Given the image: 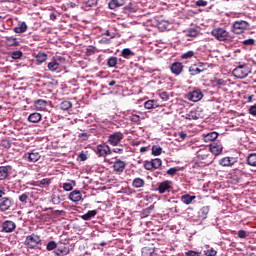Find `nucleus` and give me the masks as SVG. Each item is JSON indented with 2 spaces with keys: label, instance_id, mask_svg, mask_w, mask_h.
<instances>
[{
  "label": "nucleus",
  "instance_id": "33",
  "mask_svg": "<svg viewBox=\"0 0 256 256\" xmlns=\"http://www.w3.org/2000/svg\"><path fill=\"white\" fill-rule=\"evenodd\" d=\"M71 107H73V103H71V101L64 100L60 103V109L62 111H69Z\"/></svg>",
  "mask_w": 256,
  "mask_h": 256
},
{
  "label": "nucleus",
  "instance_id": "1",
  "mask_svg": "<svg viewBox=\"0 0 256 256\" xmlns=\"http://www.w3.org/2000/svg\"><path fill=\"white\" fill-rule=\"evenodd\" d=\"M17 210V203L13 197H4L0 199V213L9 215L10 213H15Z\"/></svg>",
  "mask_w": 256,
  "mask_h": 256
},
{
  "label": "nucleus",
  "instance_id": "23",
  "mask_svg": "<svg viewBox=\"0 0 256 256\" xmlns=\"http://www.w3.org/2000/svg\"><path fill=\"white\" fill-rule=\"evenodd\" d=\"M159 107V102L157 100H147L144 103L145 109H157Z\"/></svg>",
  "mask_w": 256,
  "mask_h": 256
},
{
  "label": "nucleus",
  "instance_id": "49",
  "mask_svg": "<svg viewBox=\"0 0 256 256\" xmlns=\"http://www.w3.org/2000/svg\"><path fill=\"white\" fill-rule=\"evenodd\" d=\"M158 95L160 99H162V101H169V93H167L166 91H160Z\"/></svg>",
  "mask_w": 256,
  "mask_h": 256
},
{
  "label": "nucleus",
  "instance_id": "28",
  "mask_svg": "<svg viewBox=\"0 0 256 256\" xmlns=\"http://www.w3.org/2000/svg\"><path fill=\"white\" fill-rule=\"evenodd\" d=\"M75 185H77L75 180H69L68 182H65L62 187L64 191H73V187H75Z\"/></svg>",
  "mask_w": 256,
  "mask_h": 256
},
{
  "label": "nucleus",
  "instance_id": "21",
  "mask_svg": "<svg viewBox=\"0 0 256 256\" xmlns=\"http://www.w3.org/2000/svg\"><path fill=\"white\" fill-rule=\"evenodd\" d=\"M195 199H197V197L191 196L190 194H184L181 196V201L184 203V205H191Z\"/></svg>",
  "mask_w": 256,
  "mask_h": 256
},
{
  "label": "nucleus",
  "instance_id": "24",
  "mask_svg": "<svg viewBox=\"0 0 256 256\" xmlns=\"http://www.w3.org/2000/svg\"><path fill=\"white\" fill-rule=\"evenodd\" d=\"M41 113L34 112L28 116V121L30 123H39L41 121Z\"/></svg>",
  "mask_w": 256,
  "mask_h": 256
},
{
  "label": "nucleus",
  "instance_id": "13",
  "mask_svg": "<svg viewBox=\"0 0 256 256\" xmlns=\"http://www.w3.org/2000/svg\"><path fill=\"white\" fill-rule=\"evenodd\" d=\"M172 182L169 180L163 181L158 184L157 191L160 193V195H163V193H169L171 189H173V186H171Z\"/></svg>",
  "mask_w": 256,
  "mask_h": 256
},
{
  "label": "nucleus",
  "instance_id": "62",
  "mask_svg": "<svg viewBox=\"0 0 256 256\" xmlns=\"http://www.w3.org/2000/svg\"><path fill=\"white\" fill-rule=\"evenodd\" d=\"M112 152L113 153H118L119 155H121V153H123V146H120L118 148H113Z\"/></svg>",
  "mask_w": 256,
  "mask_h": 256
},
{
  "label": "nucleus",
  "instance_id": "63",
  "mask_svg": "<svg viewBox=\"0 0 256 256\" xmlns=\"http://www.w3.org/2000/svg\"><path fill=\"white\" fill-rule=\"evenodd\" d=\"M7 195V191L4 187H0V199H3Z\"/></svg>",
  "mask_w": 256,
  "mask_h": 256
},
{
  "label": "nucleus",
  "instance_id": "60",
  "mask_svg": "<svg viewBox=\"0 0 256 256\" xmlns=\"http://www.w3.org/2000/svg\"><path fill=\"white\" fill-rule=\"evenodd\" d=\"M53 215H55V217H61V215H65V211L64 210H55L53 212Z\"/></svg>",
  "mask_w": 256,
  "mask_h": 256
},
{
  "label": "nucleus",
  "instance_id": "19",
  "mask_svg": "<svg viewBox=\"0 0 256 256\" xmlns=\"http://www.w3.org/2000/svg\"><path fill=\"white\" fill-rule=\"evenodd\" d=\"M210 151L213 153V155H221L223 152V145L218 143L210 144Z\"/></svg>",
  "mask_w": 256,
  "mask_h": 256
},
{
  "label": "nucleus",
  "instance_id": "32",
  "mask_svg": "<svg viewBox=\"0 0 256 256\" xmlns=\"http://www.w3.org/2000/svg\"><path fill=\"white\" fill-rule=\"evenodd\" d=\"M247 164L250 165V167H256V153H251L248 155Z\"/></svg>",
  "mask_w": 256,
  "mask_h": 256
},
{
  "label": "nucleus",
  "instance_id": "50",
  "mask_svg": "<svg viewBox=\"0 0 256 256\" xmlns=\"http://www.w3.org/2000/svg\"><path fill=\"white\" fill-rule=\"evenodd\" d=\"M27 199H29V193H23L18 197L20 203H27Z\"/></svg>",
  "mask_w": 256,
  "mask_h": 256
},
{
  "label": "nucleus",
  "instance_id": "31",
  "mask_svg": "<svg viewBox=\"0 0 256 256\" xmlns=\"http://www.w3.org/2000/svg\"><path fill=\"white\" fill-rule=\"evenodd\" d=\"M188 121H197L199 119V116L197 115V111H190L188 114L183 116Z\"/></svg>",
  "mask_w": 256,
  "mask_h": 256
},
{
  "label": "nucleus",
  "instance_id": "2",
  "mask_svg": "<svg viewBox=\"0 0 256 256\" xmlns=\"http://www.w3.org/2000/svg\"><path fill=\"white\" fill-rule=\"evenodd\" d=\"M232 73L236 79H245L251 73V68L249 64H239Z\"/></svg>",
  "mask_w": 256,
  "mask_h": 256
},
{
  "label": "nucleus",
  "instance_id": "4",
  "mask_svg": "<svg viewBox=\"0 0 256 256\" xmlns=\"http://www.w3.org/2000/svg\"><path fill=\"white\" fill-rule=\"evenodd\" d=\"M61 63H65V57L63 56H56L53 57L47 65L48 71L55 73L60 67Z\"/></svg>",
  "mask_w": 256,
  "mask_h": 256
},
{
  "label": "nucleus",
  "instance_id": "25",
  "mask_svg": "<svg viewBox=\"0 0 256 256\" xmlns=\"http://www.w3.org/2000/svg\"><path fill=\"white\" fill-rule=\"evenodd\" d=\"M219 137V133L213 131L204 136L205 143H209L211 141H215Z\"/></svg>",
  "mask_w": 256,
  "mask_h": 256
},
{
  "label": "nucleus",
  "instance_id": "48",
  "mask_svg": "<svg viewBox=\"0 0 256 256\" xmlns=\"http://www.w3.org/2000/svg\"><path fill=\"white\" fill-rule=\"evenodd\" d=\"M109 9H117V7H121V5L119 4V2L117 0H111L108 3Z\"/></svg>",
  "mask_w": 256,
  "mask_h": 256
},
{
  "label": "nucleus",
  "instance_id": "56",
  "mask_svg": "<svg viewBox=\"0 0 256 256\" xmlns=\"http://www.w3.org/2000/svg\"><path fill=\"white\" fill-rule=\"evenodd\" d=\"M178 171H179L178 168L172 167L167 170V175H170L171 177H173V175H176Z\"/></svg>",
  "mask_w": 256,
  "mask_h": 256
},
{
  "label": "nucleus",
  "instance_id": "51",
  "mask_svg": "<svg viewBox=\"0 0 256 256\" xmlns=\"http://www.w3.org/2000/svg\"><path fill=\"white\" fill-rule=\"evenodd\" d=\"M152 160L154 161V169H160L161 165H163L161 158H155Z\"/></svg>",
  "mask_w": 256,
  "mask_h": 256
},
{
  "label": "nucleus",
  "instance_id": "64",
  "mask_svg": "<svg viewBox=\"0 0 256 256\" xmlns=\"http://www.w3.org/2000/svg\"><path fill=\"white\" fill-rule=\"evenodd\" d=\"M250 115L256 116V105H253L249 108Z\"/></svg>",
  "mask_w": 256,
  "mask_h": 256
},
{
  "label": "nucleus",
  "instance_id": "18",
  "mask_svg": "<svg viewBox=\"0 0 256 256\" xmlns=\"http://www.w3.org/2000/svg\"><path fill=\"white\" fill-rule=\"evenodd\" d=\"M55 255L57 256H65L69 255L70 250L69 247L65 246V244L56 247V250L54 251Z\"/></svg>",
  "mask_w": 256,
  "mask_h": 256
},
{
  "label": "nucleus",
  "instance_id": "5",
  "mask_svg": "<svg viewBox=\"0 0 256 256\" xmlns=\"http://www.w3.org/2000/svg\"><path fill=\"white\" fill-rule=\"evenodd\" d=\"M39 243H41V237L36 234H31V235L27 236L24 241V245H26V247H28V249H35V247H37V245H39Z\"/></svg>",
  "mask_w": 256,
  "mask_h": 256
},
{
  "label": "nucleus",
  "instance_id": "8",
  "mask_svg": "<svg viewBox=\"0 0 256 256\" xmlns=\"http://www.w3.org/2000/svg\"><path fill=\"white\" fill-rule=\"evenodd\" d=\"M95 153L98 157H107V155H111L113 151H111L109 145L103 143L96 146Z\"/></svg>",
  "mask_w": 256,
  "mask_h": 256
},
{
  "label": "nucleus",
  "instance_id": "39",
  "mask_svg": "<svg viewBox=\"0 0 256 256\" xmlns=\"http://www.w3.org/2000/svg\"><path fill=\"white\" fill-rule=\"evenodd\" d=\"M36 61L37 63H45V61H47V54L43 52H39L36 55Z\"/></svg>",
  "mask_w": 256,
  "mask_h": 256
},
{
  "label": "nucleus",
  "instance_id": "30",
  "mask_svg": "<svg viewBox=\"0 0 256 256\" xmlns=\"http://www.w3.org/2000/svg\"><path fill=\"white\" fill-rule=\"evenodd\" d=\"M6 45L8 47H18L19 42L17 41V38L6 37Z\"/></svg>",
  "mask_w": 256,
  "mask_h": 256
},
{
  "label": "nucleus",
  "instance_id": "59",
  "mask_svg": "<svg viewBox=\"0 0 256 256\" xmlns=\"http://www.w3.org/2000/svg\"><path fill=\"white\" fill-rule=\"evenodd\" d=\"M50 183H51V179L49 178H43L42 180H40V185H46L47 187H49Z\"/></svg>",
  "mask_w": 256,
  "mask_h": 256
},
{
  "label": "nucleus",
  "instance_id": "42",
  "mask_svg": "<svg viewBox=\"0 0 256 256\" xmlns=\"http://www.w3.org/2000/svg\"><path fill=\"white\" fill-rule=\"evenodd\" d=\"M180 57L181 59H192V57H195V52L193 50H190L182 54Z\"/></svg>",
  "mask_w": 256,
  "mask_h": 256
},
{
  "label": "nucleus",
  "instance_id": "26",
  "mask_svg": "<svg viewBox=\"0 0 256 256\" xmlns=\"http://www.w3.org/2000/svg\"><path fill=\"white\" fill-rule=\"evenodd\" d=\"M97 215V210H90L86 214L82 215L83 221H91L93 217Z\"/></svg>",
  "mask_w": 256,
  "mask_h": 256
},
{
  "label": "nucleus",
  "instance_id": "52",
  "mask_svg": "<svg viewBox=\"0 0 256 256\" xmlns=\"http://www.w3.org/2000/svg\"><path fill=\"white\" fill-rule=\"evenodd\" d=\"M99 43L101 45H109L111 43V38H107L105 36H102V38L99 40Z\"/></svg>",
  "mask_w": 256,
  "mask_h": 256
},
{
  "label": "nucleus",
  "instance_id": "12",
  "mask_svg": "<svg viewBox=\"0 0 256 256\" xmlns=\"http://www.w3.org/2000/svg\"><path fill=\"white\" fill-rule=\"evenodd\" d=\"M13 173V167L10 165L0 166V181H5V179H11Z\"/></svg>",
  "mask_w": 256,
  "mask_h": 256
},
{
  "label": "nucleus",
  "instance_id": "6",
  "mask_svg": "<svg viewBox=\"0 0 256 256\" xmlns=\"http://www.w3.org/2000/svg\"><path fill=\"white\" fill-rule=\"evenodd\" d=\"M247 29H249V23L247 21L241 20L234 22L232 31L236 35H241V33H245Z\"/></svg>",
  "mask_w": 256,
  "mask_h": 256
},
{
  "label": "nucleus",
  "instance_id": "7",
  "mask_svg": "<svg viewBox=\"0 0 256 256\" xmlns=\"http://www.w3.org/2000/svg\"><path fill=\"white\" fill-rule=\"evenodd\" d=\"M124 138L125 135L122 132H114L108 136V143L112 145V147H117Z\"/></svg>",
  "mask_w": 256,
  "mask_h": 256
},
{
  "label": "nucleus",
  "instance_id": "10",
  "mask_svg": "<svg viewBox=\"0 0 256 256\" xmlns=\"http://www.w3.org/2000/svg\"><path fill=\"white\" fill-rule=\"evenodd\" d=\"M17 229V224H15L12 220H5L1 224V232L2 233H13Z\"/></svg>",
  "mask_w": 256,
  "mask_h": 256
},
{
  "label": "nucleus",
  "instance_id": "47",
  "mask_svg": "<svg viewBox=\"0 0 256 256\" xmlns=\"http://www.w3.org/2000/svg\"><path fill=\"white\" fill-rule=\"evenodd\" d=\"M204 255L215 256L217 255V250H215L214 248H208L207 250H204Z\"/></svg>",
  "mask_w": 256,
  "mask_h": 256
},
{
  "label": "nucleus",
  "instance_id": "9",
  "mask_svg": "<svg viewBox=\"0 0 256 256\" xmlns=\"http://www.w3.org/2000/svg\"><path fill=\"white\" fill-rule=\"evenodd\" d=\"M204 95L201 89H195L188 94H186V98L188 101H192L193 103H197L203 99Z\"/></svg>",
  "mask_w": 256,
  "mask_h": 256
},
{
  "label": "nucleus",
  "instance_id": "58",
  "mask_svg": "<svg viewBox=\"0 0 256 256\" xmlns=\"http://www.w3.org/2000/svg\"><path fill=\"white\" fill-rule=\"evenodd\" d=\"M238 237H239V239H245L247 237V231L239 230L238 231Z\"/></svg>",
  "mask_w": 256,
  "mask_h": 256
},
{
  "label": "nucleus",
  "instance_id": "20",
  "mask_svg": "<svg viewBox=\"0 0 256 256\" xmlns=\"http://www.w3.org/2000/svg\"><path fill=\"white\" fill-rule=\"evenodd\" d=\"M69 199L73 203H79V201L82 199L81 191L74 190L69 194Z\"/></svg>",
  "mask_w": 256,
  "mask_h": 256
},
{
  "label": "nucleus",
  "instance_id": "40",
  "mask_svg": "<svg viewBox=\"0 0 256 256\" xmlns=\"http://www.w3.org/2000/svg\"><path fill=\"white\" fill-rule=\"evenodd\" d=\"M91 137V132H82L78 134L79 141H87Z\"/></svg>",
  "mask_w": 256,
  "mask_h": 256
},
{
  "label": "nucleus",
  "instance_id": "45",
  "mask_svg": "<svg viewBox=\"0 0 256 256\" xmlns=\"http://www.w3.org/2000/svg\"><path fill=\"white\" fill-rule=\"evenodd\" d=\"M130 121H132V123H137V125H139L141 123V116L137 114H132V116L130 117Z\"/></svg>",
  "mask_w": 256,
  "mask_h": 256
},
{
  "label": "nucleus",
  "instance_id": "11",
  "mask_svg": "<svg viewBox=\"0 0 256 256\" xmlns=\"http://www.w3.org/2000/svg\"><path fill=\"white\" fill-rule=\"evenodd\" d=\"M23 159L28 163H37L41 159V154L37 150H32L24 154Z\"/></svg>",
  "mask_w": 256,
  "mask_h": 256
},
{
  "label": "nucleus",
  "instance_id": "43",
  "mask_svg": "<svg viewBox=\"0 0 256 256\" xmlns=\"http://www.w3.org/2000/svg\"><path fill=\"white\" fill-rule=\"evenodd\" d=\"M169 27V22L168 21H165V20H162L158 23V28L161 30V31H165V29H167Z\"/></svg>",
  "mask_w": 256,
  "mask_h": 256
},
{
  "label": "nucleus",
  "instance_id": "22",
  "mask_svg": "<svg viewBox=\"0 0 256 256\" xmlns=\"http://www.w3.org/2000/svg\"><path fill=\"white\" fill-rule=\"evenodd\" d=\"M132 187H134V189H141L142 187H145V180H143V178H135L132 181Z\"/></svg>",
  "mask_w": 256,
  "mask_h": 256
},
{
  "label": "nucleus",
  "instance_id": "54",
  "mask_svg": "<svg viewBox=\"0 0 256 256\" xmlns=\"http://www.w3.org/2000/svg\"><path fill=\"white\" fill-rule=\"evenodd\" d=\"M196 7H207L209 5V2L205 0H198L195 2Z\"/></svg>",
  "mask_w": 256,
  "mask_h": 256
},
{
  "label": "nucleus",
  "instance_id": "16",
  "mask_svg": "<svg viewBox=\"0 0 256 256\" xmlns=\"http://www.w3.org/2000/svg\"><path fill=\"white\" fill-rule=\"evenodd\" d=\"M237 163V158L235 157H224L219 160V165L222 167H233Z\"/></svg>",
  "mask_w": 256,
  "mask_h": 256
},
{
  "label": "nucleus",
  "instance_id": "44",
  "mask_svg": "<svg viewBox=\"0 0 256 256\" xmlns=\"http://www.w3.org/2000/svg\"><path fill=\"white\" fill-rule=\"evenodd\" d=\"M12 59H21L23 57V52L21 50H17L11 53Z\"/></svg>",
  "mask_w": 256,
  "mask_h": 256
},
{
  "label": "nucleus",
  "instance_id": "53",
  "mask_svg": "<svg viewBox=\"0 0 256 256\" xmlns=\"http://www.w3.org/2000/svg\"><path fill=\"white\" fill-rule=\"evenodd\" d=\"M200 213L202 215V217H207V215H209V206H204L201 208Z\"/></svg>",
  "mask_w": 256,
  "mask_h": 256
},
{
  "label": "nucleus",
  "instance_id": "29",
  "mask_svg": "<svg viewBox=\"0 0 256 256\" xmlns=\"http://www.w3.org/2000/svg\"><path fill=\"white\" fill-rule=\"evenodd\" d=\"M142 256H157L154 248L144 247L142 249Z\"/></svg>",
  "mask_w": 256,
  "mask_h": 256
},
{
  "label": "nucleus",
  "instance_id": "46",
  "mask_svg": "<svg viewBox=\"0 0 256 256\" xmlns=\"http://www.w3.org/2000/svg\"><path fill=\"white\" fill-rule=\"evenodd\" d=\"M47 251H53L54 249H57V243L55 241H50L46 245Z\"/></svg>",
  "mask_w": 256,
  "mask_h": 256
},
{
  "label": "nucleus",
  "instance_id": "27",
  "mask_svg": "<svg viewBox=\"0 0 256 256\" xmlns=\"http://www.w3.org/2000/svg\"><path fill=\"white\" fill-rule=\"evenodd\" d=\"M143 167L146 171H155V163L153 159L144 161Z\"/></svg>",
  "mask_w": 256,
  "mask_h": 256
},
{
  "label": "nucleus",
  "instance_id": "14",
  "mask_svg": "<svg viewBox=\"0 0 256 256\" xmlns=\"http://www.w3.org/2000/svg\"><path fill=\"white\" fill-rule=\"evenodd\" d=\"M112 167H113L115 173H117L118 175H121V173H123V171H125V167H127V163L125 161H122L121 159H117L113 163Z\"/></svg>",
  "mask_w": 256,
  "mask_h": 256
},
{
  "label": "nucleus",
  "instance_id": "34",
  "mask_svg": "<svg viewBox=\"0 0 256 256\" xmlns=\"http://www.w3.org/2000/svg\"><path fill=\"white\" fill-rule=\"evenodd\" d=\"M27 28V23L22 22L19 26L14 28V33H25Z\"/></svg>",
  "mask_w": 256,
  "mask_h": 256
},
{
  "label": "nucleus",
  "instance_id": "17",
  "mask_svg": "<svg viewBox=\"0 0 256 256\" xmlns=\"http://www.w3.org/2000/svg\"><path fill=\"white\" fill-rule=\"evenodd\" d=\"M47 105H49L47 100L38 99L34 101V107L37 111H45V109H47Z\"/></svg>",
  "mask_w": 256,
  "mask_h": 256
},
{
  "label": "nucleus",
  "instance_id": "37",
  "mask_svg": "<svg viewBox=\"0 0 256 256\" xmlns=\"http://www.w3.org/2000/svg\"><path fill=\"white\" fill-rule=\"evenodd\" d=\"M134 55L135 53L129 48H125L121 52V57H124V59H129V57H133Z\"/></svg>",
  "mask_w": 256,
  "mask_h": 256
},
{
  "label": "nucleus",
  "instance_id": "15",
  "mask_svg": "<svg viewBox=\"0 0 256 256\" xmlns=\"http://www.w3.org/2000/svg\"><path fill=\"white\" fill-rule=\"evenodd\" d=\"M185 66H183V63L181 62H173L170 66V71L171 73H173V75L179 76L183 73V68Z\"/></svg>",
  "mask_w": 256,
  "mask_h": 256
},
{
  "label": "nucleus",
  "instance_id": "38",
  "mask_svg": "<svg viewBox=\"0 0 256 256\" xmlns=\"http://www.w3.org/2000/svg\"><path fill=\"white\" fill-rule=\"evenodd\" d=\"M162 153H163V148H161V146H158V145L152 146V155H154V157H159V155H161Z\"/></svg>",
  "mask_w": 256,
  "mask_h": 256
},
{
  "label": "nucleus",
  "instance_id": "55",
  "mask_svg": "<svg viewBox=\"0 0 256 256\" xmlns=\"http://www.w3.org/2000/svg\"><path fill=\"white\" fill-rule=\"evenodd\" d=\"M242 45H246V46L255 45V39L253 38L246 39L242 41Z\"/></svg>",
  "mask_w": 256,
  "mask_h": 256
},
{
  "label": "nucleus",
  "instance_id": "61",
  "mask_svg": "<svg viewBox=\"0 0 256 256\" xmlns=\"http://www.w3.org/2000/svg\"><path fill=\"white\" fill-rule=\"evenodd\" d=\"M78 159L80 161H87V154H85L84 152H81L79 155H78Z\"/></svg>",
  "mask_w": 256,
  "mask_h": 256
},
{
  "label": "nucleus",
  "instance_id": "3",
  "mask_svg": "<svg viewBox=\"0 0 256 256\" xmlns=\"http://www.w3.org/2000/svg\"><path fill=\"white\" fill-rule=\"evenodd\" d=\"M211 35L217 39V41H231L233 37L227 30L223 28H215L212 30Z\"/></svg>",
  "mask_w": 256,
  "mask_h": 256
},
{
  "label": "nucleus",
  "instance_id": "57",
  "mask_svg": "<svg viewBox=\"0 0 256 256\" xmlns=\"http://www.w3.org/2000/svg\"><path fill=\"white\" fill-rule=\"evenodd\" d=\"M185 256H201V252H197L195 250H190L185 252Z\"/></svg>",
  "mask_w": 256,
  "mask_h": 256
},
{
  "label": "nucleus",
  "instance_id": "41",
  "mask_svg": "<svg viewBox=\"0 0 256 256\" xmlns=\"http://www.w3.org/2000/svg\"><path fill=\"white\" fill-rule=\"evenodd\" d=\"M198 35H199V32L196 29L191 28L186 31V37L195 38V37H198Z\"/></svg>",
  "mask_w": 256,
  "mask_h": 256
},
{
  "label": "nucleus",
  "instance_id": "35",
  "mask_svg": "<svg viewBox=\"0 0 256 256\" xmlns=\"http://www.w3.org/2000/svg\"><path fill=\"white\" fill-rule=\"evenodd\" d=\"M117 63H119V59L117 57H115V56H111L107 60V65L110 68L117 67Z\"/></svg>",
  "mask_w": 256,
  "mask_h": 256
},
{
  "label": "nucleus",
  "instance_id": "36",
  "mask_svg": "<svg viewBox=\"0 0 256 256\" xmlns=\"http://www.w3.org/2000/svg\"><path fill=\"white\" fill-rule=\"evenodd\" d=\"M189 73L193 76L199 75V73H203V69L197 67V65H193L189 67Z\"/></svg>",
  "mask_w": 256,
  "mask_h": 256
}]
</instances>
